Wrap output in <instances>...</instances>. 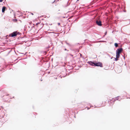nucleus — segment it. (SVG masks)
Listing matches in <instances>:
<instances>
[{
    "instance_id": "1",
    "label": "nucleus",
    "mask_w": 130,
    "mask_h": 130,
    "mask_svg": "<svg viewBox=\"0 0 130 130\" xmlns=\"http://www.w3.org/2000/svg\"><path fill=\"white\" fill-rule=\"evenodd\" d=\"M19 34V32L17 31H14L9 35V36L12 37L16 36Z\"/></svg>"
},
{
    "instance_id": "12",
    "label": "nucleus",
    "mask_w": 130,
    "mask_h": 130,
    "mask_svg": "<svg viewBox=\"0 0 130 130\" xmlns=\"http://www.w3.org/2000/svg\"><path fill=\"white\" fill-rule=\"evenodd\" d=\"M3 0H0V2H1L3 1Z\"/></svg>"
},
{
    "instance_id": "14",
    "label": "nucleus",
    "mask_w": 130,
    "mask_h": 130,
    "mask_svg": "<svg viewBox=\"0 0 130 130\" xmlns=\"http://www.w3.org/2000/svg\"><path fill=\"white\" fill-rule=\"evenodd\" d=\"M58 25H60V23H58Z\"/></svg>"
},
{
    "instance_id": "13",
    "label": "nucleus",
    "mask_w": 130,
    "mask_h": 130,
    "mask_svg": "<svg viewBox=\"0 0 130 130\" xmlns=\"http://www.w3.org/2000/svg\"><path fill=\"white\" fill-rule=\"evenodd\" d=\"M55 0H54V1L53 2H52V3H54L55 2Z\"/></svg>"
},
{
    "instance_id": "8",
    "label": "nucleus",
    "mask_w": 130,
    "mask_h": 130,
    "mask_svg": "<svg viewBox=\"0 0 130 130\" xmlns=\"http://www.w3.org/2000/svg\"><path fill=\"white\" fill-rule=\"evenodd\" d=\"M120 56V54L116 53V57H117V58H119Z\"/></svg>"
},
{
    "instance_id": "17",
    "label": "nucleus",
    "mask_w": 130,
    "mask_h": 130,
    "mask_svg": "<svg viewBox=\"0 0 130 130\" xmlns=\"http://www.w3.org/2000/svg\"><path fill=\"white\" fill-rule=\"evenodd\" d=\"M70 55H71V56H73V55H72L71 54H70Z\"/></svg>"
},
{
    "instance_id": "10",
    "label": "nucleus",
    "mask_w": 130,
    "mask_h": 130,
    "mask_svg": "<svg viewBox=\"0 0 130 130\" xmlns=\"http://www.w3.org/2000/svg\"><path fill=\"white\" fill-rule=\"evenodd\" d=\"M115 45L116 47H117L118 46V44L117 43H116L115 44Z\"/></svg>"
},
{
    "instance_id": "6",
    "label": "nucleus",
    "mask_w": 130,
    "mask_h": 130,
    "mask_svg": "<svg viewBox=\"0 0 130 130\" xmlns=\"http://www.w3.org/2000/svg\"><path fill=\"white\" fill-rule=\"evenodd\" d=\"M40 25H42V24H41L40 22L37 23L36 25L37 26V27H39Z\"/></svg>"
},
{
    "instance_id": "3",
    "label": "nucleus",
    "mask_w": 130,
    "mask_h": 130,
    "mask_svg": "<svg viewBox=\"0 0 130 130\" xmlns=\"http://www.w3.org/2000/svg\"><path fill=\"white\" fill-rule=\"evenodd\" d=\"M96 23L97 24L100 26H102V24L101 23V21L99 20H97L96 21Z\"/></svg>"
},
{
    "instance_id": "4",
    "label": "nucleus",
    "mask_w": 130,
    "mask_h": 130,
    "mask_svg": "<svg viewBox=\"0 0 130 130\" xmlns=\"http://www.w3.org/2000/svg\"><path fill=\"white\" fill-rule=\"evenodd\" d=\"M122 50L123 49L122 48L118 49L116 51V53L120 54V53L122 52Z\"/></svg>"
},
{
    "instance_id": "16",
    "label": "nucleus",
    "mask_w": 130,
    "mask_h": 130,
    "mask_svg": "<svg viewBox=\"0 0 130 130\" xmlns=\"http://www.w3.org/2000/svg\"><path fill=\"white\" fill-rule=\"evenodd\" d=\"M31 14L32 15H34L33 13H31Z\"/></svg>"
},
{
    "instance_id": "11",
    "label": "nucleus",
    "mask_w": 130,
    "mask_h": 130,
    "mask_svg": "<svg viewBox=\"0 0 130 130\" xmlns=\"http://www.w3.org/2000/svg\"><path fill=\"white\" fill-rule=\"evenodd\" d=\"M118 58H117V57H116V58H115V60L116 61H117L118 60Z\"/></svg>"
},
{
    "instance_id": "5",
    "label": "nucleus",
    "mask_w": 130,
    "mask_h": 130,
    "mask_svg": "<svg viewBox=\"0 0 130 130\" xmlns=\"http://www.w3.org/2000/svg\"><path fill=\"white\" fill-rule=\"evenodd\" d=\"M6 8L5 6H4L3 7L2 9V12L3 13H4L5 10V9H6Z\"/></svg>"
},
{
    "instance_id": "2",
    "label": "nucleus",
    "mask_w": 130,
    "mask_h": 130,
    "mask_svg": "<svg viewBox=\"0 0 130 130\" xmlns=\"http://www.w3.org/2000/svg\"><path fill=\"white\" fill-rule=\"evenodd\" d=\"M94 66L102 67V64L100 62L94 63Z\"/></svg>"
},
{
    "instance_id": "7",
    "label": "nucleus",
    "mask_w": 130,
    "mask_h": 130,
    "mask_svg": "<svg viewBox=\"0 0 130 130\" xmlns=\"http://www.w3.org/2000/svg\"><path fill=\"white\" fill-rule=\"evenodd\" d=\"M106 102H102V104H101L102 107H104L106 105Z\"/></svg>"
},
{
    "instance_id": "18",
    "label": "nucleus",
    "mask_w": 130,
    "mask_h": 130,
    "mask_svg": "<svg viewBox=\"0 0 130 130\" xmlns=\"http://www.w3.org/2000/svg\"><path fill=\"white\" fill-rule=\"evenodd\" d=\"M64 50H65V51H66V50H66V48H65V49H64Z\"/></svg>"
},
{
    "instance_id": "9",
    "label": "nucleus",
    "mask_w": 130,
    "mask_h": 130,
    "mask_svg": "<svg viewBox=\"0 0 130 130\" xmlns=\"http://www.w3.org/2000/svg\"><path fill=\"white\" fill-rule=\"evenodd\" d=\"M89 63L91 65H92V66H94V62H92L91 61H90L89 62Z\"/></svg>"
},
{
    "instance_id": "15",
    "label": "nucleus",
    "mask_w": 130,
    "mask_h": 130,
    "mask_svg": "<svg viewBox=\"0 0 130 130\" xmlns=\"http://www.w3.org/2000/svg\"><path fill=\"white\" fill-rule=\"evenodd\" d=\"M80 55L81 57V56H82V55L81 54H80Z\"/></svg>"
}]
</instances>
